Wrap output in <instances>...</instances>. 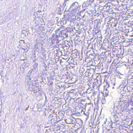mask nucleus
<instances>
[{
  "instance_id": "obj_11",
  "label": "nucleus",
  "mask_w": 133,
  "mask_h": 133,
  "mask_svg": "<svg viewBox=\"0 0 133 133\" xmlns=\"http://www.w3.org/2000/svg\"><path fill=\"white\" fill-rule=\"evenodd\" d=\"M89 79V78L88 76H84V80H85V81H84V84L85 83H84V82L87 83L88 82H89L90 80Z\"/></svg>"
},
{
  "instance_id": "obj_40",
  "label": "nucleus",
  "mask_w": 133,
  "mask_h": 133,
  "mask_svg": "<svg viewBox=\"0 0 133 133\" xmlns=\"http://www.w3.org/2000/svg\"><path fill=\"white\" fill-rule=\"evenodd\" d=\"M90 0H87V1H86L87 2H90Z\"/></svg>"
},
{
  "instance_id": "obj_23",
  "label": "nucleus",
  "mask_w": 133,
  "mask_h": 133,
  "mask_svg": "<svg viewBox=\"0 0 133 133\" xmlns=\"http://www.w3.org/2000/svg\"><path fill=\"white\" fill-rule=\"evenodd\" d=\"M89 68H87V66H85V65H84V70H85L86 71H89Z\"/></svg>"
},
{
  "instance_id": "obj_39",
  "label": "nucleus",
  "mask_w": 133,
  "mask_h": 133,
  "mask_svg": "<svg viewBox=\"0 0 133 133\" xmlns=\"http://www.w3.org/2000/svg\"><path fill=\"white\" fill-rule=\"evenodd\" d=\"M117 25V24L115 23L114 24V27L116 26Z\"/></svg>"
},
{
  "instance_id": "obj_7",
  "label": "nucleus",
  "mask_w": 133,
  "mask_h": 133,
  "mask_svg": "<svg viewBox=\"0 0 133 133\" xmlns=\"http://www.w3.org/2000/svg\"><path fill=\"white\" fill-rule=\"evenodd\" d=\"M78 4L77 2H74L72 3L70 6V9H71L72 10H75L77 9L78 8Z\"/></svg>"
},
{
  "instance_id": "obj_50",
  "label": "nucleus",
  "mask_w": 133,
  "mask_h": 133,
  "mask_svg": "<svg viewBox=\"0 0 133 133\" xmlns=\"http://www.w3.org/2000/svg\"><path fill=\"white\" fill-rule=\"evenodd\" d=\"M124 80H123V82H124V83H125V82H124Z\"/></svg>"
},
{
  "instance_id": "obj_3",
  "label": "nucleus",
  "mask_w": 133,
  "mask_h": 133,
  "mask_svg": "<svg viewBox=\"0 0 133 133\" xmlns=\"http://www.w3.org/2000/svg\"><path fill=\"white\" fill-rule=\"evenodd\" d=\"M37 80L33 79L32 80L31 77L27 75L25 78V84L29 85L30 87V85H36V84H37Z\"/></svg>"
},
{
  "instance_id": "obj_9",
  "label": "nucleus",
  "mask_w": 133,
  "mask_h": 133,
  "mask_svg": "<svg viewBox=\"0 0 133 133\" xmlns=\"http://www.w3.org/2000/svg\"><path fill=\"white\" fill-rule=\"evenodd\" d=\"M113 110L112 112V115H113V117L115 118H116V117H117L116 116V115L117 114V111L116 110V109H112ZM117 118V117H116Z\"/></svg>"
},
{
  "instance_id": "obj_64",
  "label": "nucleus",
  "mask_w": 133,
  "mask_h": 133,
  "mask_svg": "<svg viewBox=\"0 0 133 133\" xmlns=\"http://www.w3.org/2000/svg\"><path fill=\"white\" fill-rule=\"evenodd\" d=\"M133 102L132 103V104H133V102Z\"/></svg>"
},
{
  "instance_id": "obj_60",
  "label": "nucleus",
  "mask_w": 133,
  "mask_h": 133,
  "mask_svg": "<svg viewBox=\"0 0 133 133\" xmlns=\"http://www.w3.org/2000/svg\"><path fill=\"white\" fill-rule=\"evenodd\" d=\"M108 86L109 87V85L108 84Z\"/></svg>"
},
{
  "instance_id": "obj_29",
  "label": "nucleus",
  "mask_w": 133,
  "mask_h": 133,
  "mask_svg": "<svg viewBox=\"0 0 133 133\" xmlns=\"http://www.w3.org/2000/svg\"><path fill=\"white\" fill-rule=\"evenodd\" d=\"M125 89V87H124L120 89V91H124Z\"/></svg>"
},
{
  "instance_id": "obj_43",
  "label": "nucleus",
  "mask_w": 133,
  "mask_h": 133,
  "mask_svg": "<svg viewBox=\"0 0 133 133\" xmlns=\"http://www.w3.org/2000/svg\"><path fill=\"white\" fill-rule=\"evenodd\" d=\"M21 41H22V42H23V43H24L25 42H24V41H23V40H21Z\"/></svg>"
},
{
  "instance_id": "obj_55",
  "label": "nucleus",
  "mask_w": 133,
  "mask_h": 133,
  "mask_svg": "<svg viewBox=\"0 0 133 133\" xmlns=\"http://www.w3.org/2000/svg\"><path fill=\"white\" fill-rule=\"evenodd\" d=\"M78 33L79 34H80V31H79V32H78Z\"/></svg>"
},
{
  "instance_id": "obj_17",
  "label": "nucleus",
  "mask_w": 133,
  "mask_h": 133,
  "mask_svg": "<svg viewBox=\"0 0 133 133\" xmlns=\"http://www.w3.org/2000/svg\"><path fill=\"white\" fill-rule=\"evenodd\" d=\"M81 53L79 52L78 53L79 55V59H80V60H82V59L83 58L82 57V49L81 50Z\"/></svg>"
},
{
  "instance_id": "obj_57",
  "label": "nucleus",
  "mask_w": 133,
  "mask_h": 133,
  "mask_svg": "<svg viewBox=\"0 0 133 133\" xmlns=\"http://www.w3.org/2000/svg\"><path fill=\"white\" fill-rule=\"evenodd\" d=\"M108 41H107V44H108V43H108Z\"/></svg>"
},
{
  "instance_id": "obj_14",
  "label": "nucleus",
  "mask_w": 133,
  "mask_h": 133,
  "mask_svg": "<svg viewBox=\"0 0 133 133\" xmlns=\"http://www.w3.org/2000/svg\"><path fill=\"white\" fill-rule=\"evenodd\" d=\"M103 6L104 9H105L104 11H108L110 8L108 6V5L107 4H106L104 6Z\"/></svg>"
},
{
  "instance_id": "obj_58",
  "label": "nucleus",
  "mask_w": 133,
  "mask_h": 133,
  "mask_svg": "<svg viewBox=\"0 0 133 133\" xmlns=\"http://www.w3.org/2000/svg\"><path fill=\"white\" fill-rule=\"evenodd\" d=\"M111 112H112V111L111 110Z\"/></svg>"
},
{
  "instance_id": "obj_53",
  "label": "nucleus",
  "mask_w": 133,
  "mask_h": 133,
  "mask_svg": "<svg viewBox=\"0 0 133 133\" xmlns=\"http://www.w3.org/2000/svg\"><path fill=\"white\" fill-rule=\"evenodd\" d=\"M85 28H84V29H83L84 30V31H85L84 30H85Z\"/></svg>"
},
{
  "instance_id": "obj_54",
  "label": "nucleus",
  "mask_w": 133,
  "mask_h": 133,
  "mask_svg": "<svg viewBox=\"0 0 133 133\" xmlns=\"http://www.w3.org/2000/svg\"><path fill=\"white\" fill-rule=\"evenodd\" d=\"M84 117L85 118V119H86V117Z\"/></svg>"
},
{
  "instance_id": "obj_51",
  "label": "nucleus",
  "mask_w": 133,
  "mask_h": 133,
  "mask_svg": "<svg viewBox=\"0 0 133 133\" xmlns=\"http://www.w3.org/2000/svg\"><path fill=\"white\" fill-rule=\"evenodd\" d=\"M124 80H123V82H124V83H125V82H124Z\"/></svg>"
},
{
  "instance_id": "obj_10",
  "label": "nucleus",
  "mask_w": 133,
  "mask_h": 133,
  "mask_svg": "<svg viewBox=\"0 0 133 133\" xmlns=\"http://www.w3.org/2000/svg\"><path fill=\"white\" fill-rule=\"evenodd\" d=\"M113 110L112 112V115H113V117L115 118H116V117H117L116 116V115L117 114V111L116 110V109H112ZM117 118V117H116Z\"/></svg>"
},
{
  "instance_id": "obj_35",
  "label": "nucleus",
  "mask_w": 133,
  "mask_h": 133,
  "mask_svg": "<svg viewBox=\"0 0 133 133\" xmlns=\"http://www.w3.org/2000/svg\"><path fill=\"white\" fill-rule=\"evenodd\" d=\"M115 38L116 39V40H118L119 39L118 37H116Z\"/></svg>"
},
{
  "instance_id": "obj_31",
  "label": "nucleus",
  "mask_w": 133,
  "mask_h": 133,
  "mask_svg": "<svg viewBox=\"0 0 133 133\" xmlns=\"http://www.w3.org/2000/svg\"><path fill=\"white\" fill-rule=\"evenodd\" d=\"M103 7V6H101L99 8V9H100V10L104 9Z\"/></svg>"
},
{
  "instance_id": "obj_1",
  "label": "nucleus",
  "mask_w": 133,
  "mask_h": 133,
  "mask_svg": "<svg viewBox=\"0 0 133 133\" xmlns=\"http://www.w3.org/2000/svg\"><path fill=\"white\" fill-rule=\"evenodd\" d=\"M84 50H85L84 53L85 54L84 56L85 60H84V62H87L88 63L90 60L89 59V56H88V51L87 50V49H88L89 46L90 45L88 44V41H89V38H88V37L86 36V31H85V35L84 36Z\"/></svg>"
},
{
  "instance_id": "obj_62",
  "label": "nucleus",
  "mask_w": 133,
  "mask_h": 133,
  "mask_svg": "<svg viewBox=\"0 0 133 133\" xmlns=\"http://www.w3.org/2000/svg\"><path fill=\"white\" fill-rule=\"evenodd\" d=\"M84 71H85V72L86 71V70H84Z\"/></svg>"
},
{
  "instance_id": "obj_8",
  "label": "nucleus",
  "mask_w": 133,
  "mask_h": 133,
  "mask_svg": "<svg viewBox=\"0 0 133 133\" xmlns=\"http://www.w3.org/2000/svg\"><path fill=\"white\" fill-rule=\"evenodd\" d=\"M90 15L88 13V12L87 11L85 12L84 13V18L85 17L86 18V19H87V21L86 20H84V22L85 23H87L88 22V17Z\"/></svg>"
},
{
  "instance_id": "obj_56",
  "label": "nucleus",
  "mask_w": 133,
  "mask_h": 133,
  "mask_svg": "<svg viewBox=\"0 0 133 133\" xmlns=\"http://www.w3.org/2000/svg\"><path fill=\"white\" fill-rule=\"evenodd\" d=\"M82 36H83V33H82Z\"/></svg>"
},
{
  "instance_id": "obj_6",
  "label": "nucleus",
  "mask_w": 133,
  "mask_h": 133,
  "mask_svg": "<svg viewBox=\"0 0 133 133\" xmlns=\"http://www.w3.org/2000/svg\"><path fill=\"white\" fill-rule=\"evenodd\" d=\"M119 49H118L116 48H113L112 49L113 55L114 56H116L117 57L118 55H119Z\"/></svg>"
},
{
  "instance_id": "obj_26",
  "label": "nucleus",
  "mask_w": 133,
  "mask_h": 133,
  "mask_svg": "<svg viewBox=\"0 0 133 133\" xmlns=\"http://www.w3.org/2000/svg\"><path fill=\"white\" fill-rule=\"evenodd\" d=\"M53 79H50L48 81L49 83V84L52 85L53 84V82L52 81Z\"/></svg>"
},
{
  "instance_id": "obj_44",
  "label": "nucleus",
  "mask_w": 133,
  "mask_h": 133,
  "mask_svg": "<svg viewBox=\"0 0 133 133\" xmlns=\"http://www.w3.org/2000/svg\"><path fill=\"white\" fill-rule=\"evenodd\" d=\"M118 121V120L117 119L115 118V121Z\"/></svg>"
},
{
  "instance_id": "obj_20",
  "label": "nucleus",
  "mask_w": 133,
  "mask_h": 133,
  "mask_svg": "<svg viewBox=\"0 0 133 133\" xmlns=\"http://www.w3.org/2000/svg\"><path fill=\"white\" fill-rule=\"evenodd\" d=\"M108 92H103V93H102V92H101V94L102 95H103L104 97L105 96V97H107L108 95Z\"/></svg>"
},
{
  "instance_id": "obj_27",
  "label": "nucleus",
  "mask_w": 133,
  "mask_h": 133,
  "mask_svg": "<svg viewBox=\"0 0 133 133\" xmlns=\"http://www.w3.org/2000/svg\"><path fill=\"white\" fill-rule=\"evenodd\" d=\"M89 72V71H86L85 72V75H84V76H89V73H88V72Z\"/></svg>"
},
{
  "instance_id": "obj_47",
  "label": "nucleus",
  "mask_w": 133,
  "mask_h": 133,
  "mask_svg": "<svg viewBox=\"0 0 133 133\" xmlns=\"http://www.w3.org/2000/svg\"><path fill=\"white\" fill-rule=\"evenodd\" d=\"M82 8H83V4L82 5Z\"/></svg>"
},
{
  "instance_id": "obj_16",
  "label": "nucleus",
  "mask_w": 133,
  "mask_h": 133,
  "mask_svg": "<svg viewBox=\"0 0 133 133\" xmlns=\"http://www.w3.org/2000/svg\"><path fill=\"white\" fill-rule=\"evenodd\" d=\"M87 85L85 84V86H84V89L83 90H85L86 91H87L90 89L89 88V85L88 84H87Z\"/></svg>"
},
{
  "instance_id": "obj_48",
  "label": "nucleus",
  "mask_w": 133,
  "mask_h": 133,
  "mask_svg": "<svg viewBox=\"0 0 133 133\" xmlns=\"http://www.w3.org/2000/svg\"><path fill=\"white\" fill-rule=\"evenodd\" d=\"M83 11L84 12L85 11V9H84Z\"/></svg>"
},
{
  "instance_id": "obj_13",
  "label": "nucleus",
  "mask_w": 133,
  "mask_h": 133,
  "mask_svg": "<svg viewBox=\"0 0 133 133\" xmlns=\"http://www.w3.org/2000/svg\"><path fill=\"white\" fill-rule=\"evenodd\" d=\"M124 52V48H120L119 49V55H123Z\"/></svg>"
},
{
  "instance_id": "obj_28",
  "label": "nucleus",
  "mask_w": 133,
  "mask_h": 133,
  "mask_svg": "<svg viewBox=\"0 0 133 133\" xmlns=\"http://www.w3.org/2000/svg\"><path fill=\"white\" fill-rule=\"evenodd\" d=\"M101 24V22L99 21H97V23L96 24V26L97 27H98V25H99V24Z\"/></svg>"
},
{
  "instance_id": "obj_45",
  "label": "nucleus",
  "mask_w": 133,
  "mask_h": 133,
  "mask_svg": "<svg viewBox=\"0 0 133 133\" xmlns=\"http://www.w3.org/2000/svg\"><path fill=\"white\" fill-rule=\"evenodd\" d=\"M81 13H82V12H80V13L79 14H79V15H81Z\"/></svg>"
},
{
  "instance_id": "obj_37",
  "label": "nucleus",
  "mask_w": 133,
  "mask_h": 133,
  "mask_svg": "<svg viewBox=\"0 0 133 133\" xmlns=\"http://www.w3.org/2000/svg\"><path fill=\"white\" fill-rule=\"evenodd\" d=\"M84 65H85V66L87 67V68H89V66H87V64H85Z\"/></svg>"
},
{
  "instance_id": "obj_36",
  "label": "nucleus",
  "mask_w": 133,
  "mask_h": 133,
  "mask_svg": "<svg viewBox=\"0 0 133 133\" xmlns=\"http://www.w3.org/2000/svg\"><path fill=\"white\" fill-rule=\"evenodd\" d=\"M88 43L89 45H90V43H91V42H90V41L89 39V41H88Z\"/></svg>"
},
{
  "instance_id": "obj_5",
  "label": "nucleus",
  "mask_w": 133,
  "mask_h": 133,
  "mask_svg": "<svg viewBox=\"0 0 133 133\" xmlns=\"http://www.w3.org/2000/svg\"><path fill=\"white\" fill-rule=\"evenodd\" d=\"M122 99L121 98L117 99V102L114 104V105L113 106L114 109L116 108L118 110L121 109V106L120 102H121L122 101Z\"/></svg>"
},
{
  "instance_id": "obj_33",
  "label": "nucleus",
  "mask_w": 133,
  "mask_h": 133,
  "mask_svg": "<svg viewBox=\"0 0 133 133\" xmlns=\"http://www.w3.org/2000/svg\"><path fill=\"white\" fill-rule=\"evenodd\" d=\"M128 66L129 68H132V65L131 64L130 65H129Z\"/></svg>"
},
{
  "instance_id": "obj_46",
  "label": "nucleus",
  "mask_w": 133,
  "mask_h": 133,
  "mask_svg": "<svg viewBox=\"0 0 133 133\" xmlns=\"http://www.w3.org/2000/svg\"><path fill=\"white\" fill-rule=\"evenodd\" d=\"M105 91H108L107 89V88L106 89Z\"/></svg>"
},
{
  "instance_id": "obj_38",
  "label": "nucleus",
  "mask_w": 133,
  "mask_h": 133,
  "mask_svg": "<svg viewBox=\"0 0 133 133\" xmlns=\"http://www.w3.org/2000/svg\"><path fill=\"white\" fill-rule=\"evenodd\" d=\"M29 91H33V90H31V89L30 88H29Z\"/></svg>"
},
{
  "instance_id": "obj_21",
  "label": "nucleus",
  "mask_w": 133,
  "mask_h": 133,
  "mask_svg": "<svg viewBox=\"0 0 133 133\" xmlns=\"http://www.w3.org/2000/svg\"><path fill=\"white\" fill-rule=\"evenodd\" d=\"M101 102L102 104H104L106 102V100L105 98L104 97H102V99L101 100Z\"/></svg>"
},
{
  "instance_id": "obj_41",
  "label": "nucleus",
  "mask_w": 133,
  "mask_h": 133,
  "mask_svg": "<svg viewBox=\"0 0 133 133\" xmlns=\"http://www.w3.org/2000/svg\"><path fill=\"white\" fill-rule=\"evenodd\" d=\"M65 1L63 3V5H65L66 4L65 3Z\"/></svg>"
},
{
  "instance_id": "obj_25",
  "label": "nucleus",
  "mask_w": 133,
  "mask_h": 133,
  "mask_svg": "<svg viewBox=\"0 0 133 133\" xmlns=\"http://www.w3.org/2000/svg\"><path fill=\"white\" fill-rule=\"evenodd\" d=\"M105 45V44L104 43L103 44H101V48L103 49H106V48H105L104 45Z\"/></svg>"
},
{
  "instance_id": "obj_15",
  "label": "nucleus",
  "mask_w": 133,
  "mask_h": 133,
  "mask_svg": "<svg viewBox=\"0 0 133 133\" xmlns=\"http://www.w3.org/2000/svg\"><path fill=\"white\" fill-rule=\"evenodd\" d=\"M84 117H86V119L85 120V121H86L88 118H89V113L87 112L85 113L84 111Z\"/></svg>"
},
{
  "instance_id": "obj_59",
  "label": "nucleus",
  "mask_w": 133,
  "mask_h": 133,
  "mask_svg": "<svg viewBox=\"0 0 133 133\" xmlns=\"http://www.w3.org/2000/svg\"><path fill=\"white\" fill-rule=\"evenodd\" d=\"M93 39V38H91V39Z\"/></svg>"
},
{
  "instance_id": "obj_19",
  "label": "nucleus",
  "mask_w": 133,
  "mask_h": 133,
  "mask_svg": "<svg viewBox=\"0 0 133 133\" xmlns=\"http://www.w3.org/2000/svg\"><path fill=\"white\" fill-rule=\"evenodd\" d=\"M100 31V30L97 28L94 29L93 30V33H95V34H96L97 33H98Z\"/></svg>"
},
{
  "instance_id": "obj_61",
  "label": "nucleus",
  "mask_w": 133,
  "mask_h": 133,
  "mask_svg": "<svg viewBox=\"0 0 133 133\" xmlns=\"http://www.w3.org/2000/svg\"><path fill=\"white\" fill-rule=\"evenodd\" d=\"M62 48H63V47H64V46H63H63H62Z\"/></svg>"
},
{
  "instance_id": "obj_22",
  "label": "nucleus",
  "mask_w": 133,
  "mask_h": 133,
  "mask_svg": "<svg viewBox=\"0 0 133 133\" xmlns=\"http://www.w3.org/2000/svg\"><path fill=\"white\" fill-rule=\"evenodd\" d=\"M110 51H107L105 52V54L107 56H108L110 55L111 52H110Z\"/></svg>"
},
{
  "instance_id": "obj_4",
  "label": "nucleus",
  "mask_w": 133,
  "mask_h": 133,
  "mask_svg": "<svg viewBox=\"0 0 133 133\" xmlns=\"http://www.w3.org/2000/svg\"><path fill=\"white\" fill-rule=\"evenodd\" d=\"M83 67L81 66L80 70L79 71V83H80L81 85H79V87L78 89V91H82L83 90V83L82 81H83Z\"/></svg>"
},
{
  "instance_id": "obj_42",
  "label": "nucleus",
  "mask_w": 133,
  "mask_h": 133,
  "mask_svg": "<svg viewBox=\"0 0 133 133\" xmlns=\"http://www.w3.org/2000/svg\"><path fill=\"white\" fill-rule=\"evenodd\" d=\"M85 25V26L86 27L87 25V24H85V25Z\"/></svg>"
},
{
  "instance_id": "obj_24",
  "label": "nucleus",
  "mask_w": 133,
  "mask_h": 133,
  "mask_svg": "<svg viewBox=\"0 0 133 133\" xmlns=\"http://www.w3.org/2000/svg\"><path fill=\"white\" fill-rule=\"evenodd\" d=\"M38 65V64L37 63L35 62L33 65V67L35 69H36V68L37 67Z\"/></svg>"
},
{
  "instance_id": "obj_34",
  "label": "nucleus",
  "mask_w": 133,
  "mask_h": 133,
  "mask_svg": "<svg viewBox=\"0 0 133 133\" xmlns=\"http://www.w3.org/2000/svg\"><path fill=\"white\" fill-rule=\"evenodd\" d=\"M46 61L43 62V65L44 66H45L46 65Z\"/></svg>"
},
{
  "instance_id": "obj_30",
  "label": "nucleus",
  "mask_w": 133,
  "mask_h": 133,
  "mask_svg": "<svg viewBox=\"0 0 133 133\" xmlns=\"http://www.w3.org/2000/svg\"><path fill=\"white\" fill-rule=\"evenodd\" d=\"M97 43L98 44H100V42H102V41L101 40H100L99 39L98 40L97 39Z\"/></svg>"
},
{
  "instance_id": "obj_52",
  "label": "nucleus",
  "mask_w": 133,
  "mask_h": 133,
  "mask_svg": "<svg viewBox=\"0 0 133 133\" xmlns=\"http://www.w3.org/2000/svg\"><path fill=\"white\" fill-rule=\"evenodd\" d=\"M109 45V44H108V46H107V47L108 48Z\"/></svg>"
},
{
  "instance_id": "obj_32",
  "label": "nucleus",
  "mask_w": 133,
  "mask_h": 133,
  "mask_svg": "<svg viewBox=\"0 0 133 133\" xmlns=\"http://www.w3.org/2000/svg\"><path fill=\"white\" fill-rule=\"evenodd\" d=\"M100 92H99V93H98V97L99 98H101V97H100Z\"/></svg>"
},
{
  "instance_id": "obj_2",
  "label": "nucleus",
  "mask_w": 133,
  "mask_h": 133,
  "mask_svg": "<svg viewBox=\"0 0 133 133\" xmlns=\"http://www.w3.org/2000/svg\"><path fill=\"white\" fill-rule=\"evenodd\" d=\"M68 32H67L66 30H63L62 31L60 32L59 33L58 36H57L56 37V43H57V44H58V45H59V44L60 45H62V44L63 45L64 44L65 42L62 41V43L60 42H61V41H59V37H61L62 38V39H63L64 38L67 37L68 36ZM58 46V44L56 46V47H57Z\"/></svg>"
},
{
  "instance_id": "obj_18",
  "label": "nucleus",
  "mask_w": 133,
  "mask_h": 133,
  "mask_svg": "<svg viewBox=\"0 0 133 133\" xmlns=\"http://www.w3.org/2000/svg\"><path fill=\"white\" fill-rule=\"evenodd\" d=\"M74 36H75L74 40L75 42L77 41H78V40L79 39V37H81L79 35L77 36L75 35H74Z\"/></svg>"
},
{
  "instance_id": "obj_12",
  "label": "nucleus",
  "mask_w": 133,
  "mask_h": 133,
  "mask_svg": "<svg viewBox=\"0 0 133 133\" xmlns=\"http://www.w3.org/2000/svg\"><path fill=\"white\" fill-rule=\"evenodd\" d=\"M81 39H79L78 41V42H77V44H79V45H81V49H82L83 48V45H82V42H83V39L82 38H81Z\"/></svg>"
},
{
  "instance_id": "obj_63",
  "label": "nucleus",
  "mask_w": 133,
  "mask_h": 133,
  "mask_svg": "<svg viewBox=\"0 0 133 133\" xmlns=\"http://www.w3.org/2000/svg\"><path fill=\"white\" fill-rule=\"evenodd\" d=\"M114 85L115 84V83H114Z\"/></svg>"
},
{
  "instance_id": "obj_49",
  "label": "nucleus",
  "mask_w": 133,
  "mask_h": 133,
  "mask_svg": "<svg viewBox=\"0 0 133 133\" xmlns=\"http://www.w3.org/2000/svg\"><path fill=\"white\" fill-rule=\"evenodd\" d=\"M124 80H123V82H124V83H125V82H124Z\"/></svg>"
}]
</instances>
